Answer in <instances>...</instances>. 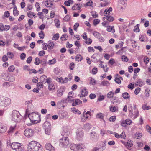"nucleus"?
<instances>
[{"label": "nucleus", "mask_w": 151, "mask_h": 151, "mask_svg": "<svg viewBox=\"0 0 151 151\" xmlns=\"http://www.w3.org/2000/svg\"><path fill=\"white\" fill-rule=\"evenodd\" d=\"M59 37V34L56 33L52 37V40L56 41L58 40Z\"/></svg>", "instance_id": "obj_47"}, {"label": "nucleus", "mask_w": 151, "mask_h": 151, "mask_svg": "<svg viewBox=\"0 0 151 151\" xmlns=\"http://www.w3.org/2000/svg\"><path fill=\"white\" fill-rule=\"evenodd\" d=\"M12 119L16 122H18L22 117L19 113L16 110H13L12 114Z\"/></svg>", "instance_id": "obj_4"}, {"label": "nucleus", "mask_w": 151, "mask_h": 151, "mask_svg": "<svg viewBox=\"0 0 151 151\" xmlns=\"http://www.w3.org/2000/svg\"><path fill=\"white\" fill-rule=\"evenodd\" d=\"M77 145L74 144H72L70 145V149L74 151H77Z\"/></svg>", "instance_id": "obj_29"}, {"label": "nucleus", "mask_w": 151, "mask_h": 151, "mask_svg": "<svg viewBox=\"0 0 151 151\" xmlns=\"http://www.w3.org/2000/svg\"><path fill=\"white\" fill-rule=\"evenodd\" d=\"M74 100L73 98L71 96L68 95L67 98L66 100V102L67 103H71Z\"/></svg>", "instance_id": "obj_25"}, {"label": "nucleus", "mask_w": 151, "mask_h": 151, "mask_svg": "<svg viewBox=\"0 0 151 151\" xmlns=\"http://www.w3.org/2000/svg\"><path fill=\"white\" fill-rule=\"evenodd\" d=\"M32 100L26 101L25 102V105H27V108L26 111V114L27 115L29 114V111H31L33 109V106L32 103Z\"/></svg>", "instance_id": "obj_8"}, {"label": "nucleus", "mask_w": 151, "mask_h": 151, "mask_svg": "<svg viewBox=\"0 0 151 151\" xmlns=\"http://www.w3.org/2000/svg\"><path fill=\"white\" fill-rule=\"evenodd\" d=\"M10 28V26L9 25H6L5 26H4V28L3 29V31H7L9 30Z\"/></svg>", "instance_id": "obj_60"}, {"label": "nucleus", "mask_w": 151, "mask_h": 151, "mask_svg": "<svg viewBox=\"0 0 151 151\" xmlns=\"http://www.w3.org/2000/svg\"><path fill=\"white\" fill-rule=\"evenodd\" d=\"M81 96H80V97H85L87 96L88 94V92L87 90L85 88L81 89Z\"/></svg>", "instance_id": "obj_18"}, {"label": "nucleus", "mask_w": 151, "mask_h": 151, "mask_svg": "<svg viewBox=\"0 0 151 151\" xmlns=\"http://www.w3.org/2000/svg\"><path fill=\"white\" fill-rule=\"evenodd\" d=\"M11 85V83L6 82H4L2 84L4 88L8 87Z\"/></svg>", "instance_id": "obj_42"}, {"label": "nucleus", "mask_w": 151, "mask_h": 151, "mask_svg": "<svg viewBox=\"0 0 151 151\" xmlns=\"http://www.w3.org/2000/svg\"><path fill=\"white\" fill-rule=\"evenodd\" d=\"M122 143L124 144L125 147L129 149L133 145L132 141L128 140L127 142H125L123 141H121Z\"/></svg>", "instance_id": "obj_14"}, {"label": "nucleus", "mask_w": 151, "mask_h": 151, "mask_svg": "<svg viewBox=\"0 0 151 151\" xmlns=\"http://www.w3.org/2000/svg\"><path fill=\"white\" fill-rule=\"evenodd\" d=\"M39 35L40 38L41 39H43L45 36V34L44 32L42 31H41L39 33Z\"/></svg>", "instance_id": "obj_49"}, {"label": "nucleus", "mask_w": 151, "mask_h": 151, "mask_svg": "<svg viewBox=\"0 0 151 151\" xmlns=\"http://www.w3.org/2000/svg\"><path fill=\"white\" fill-rule=\"evenodd\" d=\"M142 135V133L140 132H137L134 134V137L137 139H138L140 138Z\"/></svg>", "instance_id": "obj_27"}, {"label": "nucleus", "mask_w": 151, "mask_h": 151, "mask_svg": "<svg viewBox=\"0 0 151 151\" xmlns=\"http://www.w3.org/2000/svg\"><path fill=\"white\" fill-rule=\"evenodd\" d=\"M57 95L58 97H61L63 95V91L61 89H58L57 92Z\"/></svg>", "instance_id": "obj_50"}, {"label": "nucleus", "mask_w": 151, "mask_h": 151, "mask_svg": "<svg viewBox=\"0 0 151 151\" xmlns=\"http://www.w3.org/2000/svg\"><path fill=\"white\" fill-rule=\"evenodd\" d=\"M106 20L108 21L112 22L114 20V18L111 16L106 15Z\"/></svg>", "instance_id": "obj_35"}, {"label": "nucleus", "mask_w": 151, "mask_h": 151, "mask_svg": "<svg viewBox=\"0 0 151 151\" xmlns=\"http://www.w3.org/2000/svg\"><path fill=\"white\" fill-rule=\"evenodd\" d=\"M45 133L46 134L49 135L50 133V131H51V128H48L47 129H45Z\"/></svg>", "instance_id": "obj_63"}, {"label": "nucleus", "mask_w": 151, "mask_h": 151, "mask_svg": "<svg viewBox=\"0 0 151 151\" xmlns=\"http://www.w3.org/2000/svg\"><path fill=\"white\" fill-rule=\"evenodd\" d=\"M107 31L109 32H112L113 33H114L115 31L114 26H108L107 27Z\"/></svg>", "instance_id": "obj_22"}, {"label": "nucleus", "mask_w": 151, "mask_h": 151, "mask_svg": "<svg viewBox=\"0 0 151 151\" xmlns=\"http://www.w3.org/2000/svg\"><path fill=\"white\" fill-rule=\"evenodd\" d=\"M123 42L121 41L120 42L115 45V47L116 49L120 48L123 46Z\"/></svg>", "instance_id": "obj_51"}, {"label": "nucleus", "mask_w": 151, "mask_h": 151, "mask_svg": "<svg viewBox=\"0 0 151 151\" xmlns=\"http://www.w3.org/2000/svg\"><path fill=\"white\" fill-rule=\"evenodd\" d=\"M89 138L91 141L96 142L99 139V135L95 132H92L90 134Z\"/></svg>", "instance_id": "obj_7"}, {"label": "nucleus", "mask_w": 151, "mask_h": 151, "mask_svg": "<svg viewBox=\"0 0 151 151\" xmlns=\"http://www.w3.org/2000/svg\"><path fill=\"white\" fill-rule=\"evenodd\" d=\"M69 144L68 138L63 137L60 140L59 145L61 147H63L65 146H67Z\"/></svg>", "instance_id": "obj_10"}, {"label": "nucleus", "mask_w": 151, "mask_h": 151, "mask_svg": "<svg viewBox=\"0 0 151 151\" xmlns=\"http://www.w3.org/2000/svg\"><path fill=\"white\" fill-rule=\"evenodd\" d=\"M28 114L29 118L32 122H35L40 119V115L35 112Z\"/></svg>", "instance_id": "obj_6"}, {"label": "nucleus", "mask_w": 151, "mask_h": 151, "mask_svg": "<svg viewBox=\"0 0 151 151\" xmlns=\"http://www.w3.org/2000/svg\"><path fill=\"white\" fill-rule=\"evenodd\" d=\"M122 96L125 99H129L130 97V95L127 92L123 93L122 94Z\"/></svg>", "instance_id": "obj_26"}, {"label": "nucleus", "mask_w": 151, "mask_h": 151, "mask_svg": "<svg viewBox=\"0 0 151 151\" xmlns=\"http://www.w3.org/2000/svg\"><path fill=\"white\" fill-rule=\"evenodd\" d=\"M105 147L104 145H101L98 147H97L94 148L92 150V151H103L105 149Z\"/></svg>", "instance_id": "obj_16"}, {"label": "nucleus", "mask_w": 151, "mask_h": 151, "mask_svg": "<svg viewBox=\"0 0 151 151\" xmlns=\"http://www.w3.org/2000/svg\"><path fill=\"white\" fill-rule=\"evenodd\" d=\"M93 34L95 37L97 38H98L101 36L100 34L97 32H94Z\"/></svg>", "instance_id": "obj_61"}, {"label": "nucleus", "mask_w": 151, "mask_h": 151, "mask_svg": "<svg viewBox=\"0 0 151 151\" xmlns=\"http://www.w3.org/2000/svg\"><path fill=\"white\" fill-rule=\"evenodd\" d=\"M43 126L44 129L51 128L50 123L49 122L47 121L44 122L43 124Z\"/></svg>", "instance_id": "obj_24"}, {"label": "nucleus", "mask_w": 151, "mask_h": 151, "mask_svg": "<svg viewBox=\"0 0 151 151\" xmlns=\"http://www.w3.org/2000/svg\"><path fill=\"white\" fill-rule=\"evenodd\" d=\"M45 5L46 6L51 7L53 5V3L50 0H47L45 1Z\"/></svg>", "instance_id": "obj_30"}, {"label": "nucleus", "mask_w": 151, "mask_h": 151, "mask_svg": "<svg viewBox=\"0 0 151 151\" xmlns=\"http://www.w3.org/2000/svg\"><path fill=\"white\" fill-rule=\"evenodd\" d=\"M16 127V125H14L13 126H11L10 127V128L8 132L9 133H13Z\"/></svg>", "instance_id": "obj_33"}, {"label": "nucleus", "mask_w": 151, "mask_h": 151, "mask_svg": "<svg viewBox=\"0 0 151 151\" xmlns=\"http://www.w3.org/2000/svg\"><path fill=\"white\" fill-rule=\"evenodd\" d=\"M85 40V43L87 44H90L92 42V40L90 38H87Z\"/></svg>", "instance_id": "obj_59"}, {"label": "nucleus", "mask_w": 151, "mask_h": 151, "mask_svg": "<svg viewBox=\"0 0 151 151\" xmlns=\"http://www.w3.org/2000/svg\"><path fill=\"white\" fill-rule=\"evenodd\" d=\"M68 78L66 77L64 79L61 77L58 78L56 77H54L53 78L60 83L63 84L67 83L68 81H70L72 78V75L70 74L68 75Z\"/></svg>", "instance_id": "obj_3"}, {"label": "nucleus", "mask_w": 151, "mask_h": 151, "mask_svg": "<svg viewBox=\"0 0 151 151\" xmlns=\"http://www.w3.org/2000/svg\"><path fill=\"white\" fill-rule=\"evenodd\" d=\"M54 72L55 74L58 76L61 75L62 73V72L60 69L56 68L54 69Z\"/></svg>", "instance_id": "obj_19"}, {"label": "nucleus", "mask_w": 151, "mask_h": 151, "mask_svg": "<svg viewBox=\"0 0 151 151\" xmlns=\"http://www.w3.org/2000/svg\"><path fill=\"white\" fill-rule=\"evenodd\" d=\"M28 24H26L25 25V27L27 28L28 27V25H29V26H31L33 24V21L32 20L29 19L28 21Z\"/></svg>", "instance_id": "obj_43"}, {"label": "nucleus", "mask_w": 151, "mask_h": 151, "mask_svg": "<svg viewBox=\"0 0 151 151\" xmlns=\"http://www.w3.org/2000/svg\"><path fill=\"white\" fill-rule=\"evenodd\" d=\"M88 116L86 115L85 114V112L83 113V115L81 117V120L83 122H85L86 119L88 118Z\"/></svg>", "instance_id": "obj_32"}, {"label": "nucleus", "mask_w": 151, "mask_h": 151, "mask_svg": "<svg viewBox=\"0 0 151 151\" xmlns=\"http://www.w3.org/2000/svg\"><path fill=\"white\" fill-rule=\"evenodd\" d=\"M96 117L97 118L103 119L104 117V114L101 113H99L96 114Z\"/></svg>", "instance_id": "obj_34"}, {"label": "nucleus", "mask_w": 151, "mask_h": 151, "mask_svg": "<svg viewBox=\"0 0 151 151\" xmlns=\"http://www.w3.org/2000/svg\"><path fill=\"white\" fill-rule=\"evenodd\" d=\"M89 80L90 81V84L92 85H94L95 84V80L92 77L89 78Z\"/></svg>", "instance_id": "obj_53"}, {"label": "nucleus", "mask_w": 151, "mask_h": 151, "mask_svg": "<svg viewBox=\"0 0 151 151\" xmlns=\"http://www.w3.org/2000/svg\"><path fill=\"white\" fill-rule=\"evenodd\" d=\"M144 83L140 79H139L137 82V86H139L140 87H142L144 85Z\"/></svg>", "instance_id": "obj_39"}, {"label": "nucleus", "mask_w": 151, "mask_h": 151, "mask_svg": "<svg viewBox=\"0 0 151 151\" xmlns=\"http://www.w3.org/2000/svg\"><path fill=\"white\" fill-rule=\"evenodd\" d=\"M112 10V8L111 7H110L108 9H106L104 12V13L105 16L107 15H109V14Z\"/></svg>", "instance_id": "obj_21"}, {"label": "nucleus", "mask_w": 151, "mask_h": 151, "mask_svg": "<svg viewBox=\"0 0 151 151\" xmlns=\"http://www.w3.org/2000/svg\"><path fill=\"white\" fill-rule=\"evenodd\" d=\"M85 148V145L83 144H79L77 145V151H82Z\"/></svg>", "instance_id": "obj_23"}, {"label": "nucleus", "mask_w": 151, "mask_h": 151, "mask_svg": "<svg viewBox=\"0 0 151 151\" xmlns=\"http://www.w3.org/2000/svg\"><path fill=\"white\" fill-rule=\"evenodd\" d=\"M55 46V44L52 41H49L48 43V49L51 50L53 49Z\"/></svg>", "instance_id": "obj_20"}, {"label": "nucleus", "mask_w": 151, "mask_h": 151, "mask_svg": "<svg viewBox=\"0 0 151 151\" xmlns=\"http://www.w3.org/2000/svg\"><path fill=\"white\" fill-rule=\"evenodd\" d=\"M46 149L50 151H55L54 147L50 143H47L45 145Z\"/></svg>", "instance_id": "obj_15"}, {"label": "nucleus", "mask_w": 151, "mask_h": 151, "mask_svg": "<svg viewBox=\"0 0 151 151\" xmlns=\"http://www.w3.org/2000/svg\"><path fill=\"white\" fill-rule=\"evenodd\" d=\"M114 93L112 91L109 92L107 94V97L110 99L114 96Z\"/></svg>", "instance_id": "obj_40"}, {"label": "nucleus", "mask_w": 151, "mask_h": 151, "mask_svg": "<svg viewBox=\"0 0 151 151\" xmlns=\"http://www.w3.org/2000/svg\"><path fill=\"white\" fill-rule=\"evenodd\" d=\"M47 77L45 75H43L41 76L40 79L41 82L42 83H45Z\"/></svg>", "instance_id": "obj_36"}, {"label": "nucleus", "mask_w": 151, "mask_h": 151, "mask_svg": "<svg viewBox=\"0 0 151 151\" xmlns=\"http://www.w3.org/2000/svg\"><path fill=\"white\" fill-rule=\"evenodd\" d=\"M83 129L80 128L78 129L76 132V138L77 140H80L83 137Z\"/></svg>", "instance_id": "obj_11"}, {"label": "nucleus", "mask_w": 151, "mask_h": 151, "mask_svg": "<svg viewBox=\"0 0 151 151\" xmlns=\"http://www.w3.org/2000/svg\"><path fill=\"white\" fill-rule=\"evenodd\" d=\"M83 59L82 56L80 55H77L76 57L75 60L78 61H81Z\"/></svg>", "instance_id": "obj_41"}, {"label": "nucleus", "mask_w": 151, "mask_h": 151, "mask_svg": "<svg viewBox=\"0 0 151 151\" xmlns=\"http://www.w3.org/2000/svg\"><path fill=\"white\" fill-rule=\"evenodd\" d=\"M121 59L123 61L125 62H127L128 61V59L127 57L125 55L122 56L121 57Z\"/></svg>", "instance_id": "obj_62"}, {"label": "nucleus", "mask_w": 151, "mask_h": 151, "mask_svg": "<svg viewBox=\"0 0 151 151\" xmlns=\"http://www.w3.org/2000/svg\"><path fill=\"white\" fill-rule=\"evenodd\" d=\"M27 15L30 18H32L33 17L35 16V14L33 12L31 11H29L27 12Z\"/></svg>", "instance_id": "obj_44"}, {"label": "nucleus", "mask_w": 151, "mask_h": 151, "mask_svg": "<svg viewBox=\"0 0 151 151\" xmlns=\"http://www.w3.org/2000/svg\"><path fill=\"white\" fill-rule=\"evenodd\" d=\"M110 101L113 104H116L119 102V100L117 97L114 96L110 99Z\"/></svg>", "instance_id": "obj_17"}, {"label": "nucleus", "mask_w": 151, "mask_h": 151, "mask_svg": "<svg viewBox=\"0 0 151 151\" xmlns=\"http://www.w3.org/2000/svg\"><path fill=\"white\" fill-rule=\"evenodd\" d=\"M134 83H131L129 84L128 86L127 87L129 88L131 90L133 89L134 88Z\"/></svg>", "instance_id": "obj_58"}, {"label": "nucleus", "mask_w": 151, "mask_h": 151, "mask_svg": "<svg viewBox=\"0 0 151 151\" xmlns=\"http://www.w3.org/2000/svg\"><path fill=\"white\" fill-rule=\"evenodd\" d=\"M82 103V101L79 99H77L75 100V102H73L72 104L73 106H75L76 105H79Z\"/></svg>", "instance_id": "obj_31"}, {"label": "nucleus", "mask_w": 151, "mask_h": 151, "mask_svg": "<svg viewBox=\"0 0 151 151\" xmlns=\"http://www.w3.org/2000/svg\"><path fill=\"white\" fill-rule=\"evenodd\" d=\"M15 68L14 65L10 66L8 68V71L9 72H13Z\"/></svg>", "instance_id": "obj_55"}, {"label": "nucleus", "mask_w": 151, "mask_h": 151, "mask_svg": "<svg viewBox=\"0 0 151 151\" xmlns=\"http://www.w3.org/2000/svg\"><path fill=\"white\" fill-rule=\"evenodd\" d=\"M98 72V69L97 68L94 67L92 69V71L91 72V73L93 75H95Z\"/></svg>", "instance_id": "obj_57"}, {"label": "nucleus", "mask_w": 151, "mask_h": 151, "mask_svg": "<svg viewBox=\"0 0 151 151\" xmlns=\"http://www.w3.org/2000/svg\"><path fill=\"white\" fill-rule=\"evenodd\" d=\"M93 4V2L91 1H89L88 2L86 3L85 4H84L85 7L91 6Z\"/></svg>", "instance_id": "obj_54"}, {"label": "nucleus", "mask_w": 151, "mask_h": 151, "mask_svg": "<svg viewBox=\"0 0 151 151\" xmlns=\"http://www.w3.org/2000/svg\"><path fill=\"white\" fill-rule=\"evenodd\" d=\"M68 38V36L66 34H65L62 35L60 37L61 40L62 41H65Z\"/></svg>", "instance_id": "obj_37"}, {"label": "nucleus", "mask_w": 151, "mask_h": 151, "mask_svg": "<svg viewBox=\"0 0 151 151\" xmlns=\"http://www.w3.org/2000/svg\"><path fill=\"white\" fill-rule=\"evenodd\" d=\"M37 87L39 89L42 88L43 87L42 83V82H39L37 83Z\"/></svg>", "instance_id": "obj_64"}, {"label": "nucleus", "mask_w": 151, "mask_h": 151, "mask_svg": "<svg viewBox=\"0 0 151 151\" xmlns=\"http://www.w3.org/2000/svg\"><path fill=\"white\" fill-rule=\"evenodd\" d=\"M41 145L35 141L30 142L28 145L27 151H39Z\"/></svg>", "instance_id": "obj_1"}, {"label": "nucleus", "mask_w": 151, "mask_h": 151, "mask_svg": "<svg viewBox=\"0 0 151 151\" xmlns=\"http://www.w3.org/2000/svg\"><path fill=\"white\" fill-rule=\"evenodd\" d=\"M142 108L144 110H149L151 109V107L147 105L146 104H144L142 106Z\"/></svg>", "instance_id": "obj_52"}, {"label": "nucleus", "mask_w": 151, "mask_h": 151, "mask_svg": "<svg viewBox=\"0 0 151 151\" xmlns=\"http://www.w3.org/2000/svg\"><path fill=\"white\" fill-rule=\"evenodd\" d=\"M55 88L54 84L50 83L49 84L48 89L49 90L51 91L54 89Z\"/></svg>", "instance_id": "obj_56"}, {"label": "nucleus", "mask_w": 151, "mask_h": 151, "mask_svg": "<svg viewBox=\"0 0 151 151\" xmlns=\"http://www.w3.org/2000/svg\"><path fill=\"white\" fill-rule=\"evenodd\" d=\"M11 103V99L8 97H4L0 95V106H6Z\"/></svg>", "instance_id": "obj_2"}, {"label": "nucleus", "mask_w": 151, "mask_h": 151, "mask_svg": "<svg viewBox=\"0 0 151 151\" xmlns=\"http://www.w3.org/2000/svg\"><path fill=\"white\" fill-rule=\"evenodd\" d=\"M24 134L27 137L29 138L33 135V131L30 129L27 128L25 130Z\"/></svg>", "instance_id": "obj_12"}, {"label": "nucleus", "mask_w": 151, "mask_h": 151, "mask_svg": "<svg viewBox=\"0 0 151 151\" xmlns=\"http://www.w3.org/2000/svg\"><path fill=\"white\" fill-rule=\"evenodd\" d=\"M54 22L57 28H58L60 25V22L59 20L57 19H55L54 20Z\"/></svg>", "instance_id": "obj_48"}, {"label": "nucleus", "mask_w": 151, "mask_h": 151, "mask_svg": "<svg viewBox=\"0 0 151 151\" xmlns=\"http://www.w3.org/2000/svg\"><path fill=\"white\" fill-rule=\"evenodd\" d=\"M71 109L73 112L75 114H81L80 111L74 107L71 108Z\"/></svg>", "instance_id": "obj_46"}, {"label": "nucleus", "mask_w": 151, "mask_h": 151, "mask_svg": "<svg viewBox=\"0 0 151 151\" xmlns=\"http://www.w3.org/2000/svg\"><path fill=\"white\" fill-rule=\"evenodd\" d=\"M82 7V5L80 4H75L72 7V9L73 10H79L80 12L81 11V8Z\"/></svg>", "instance_id": "obj_13"}, {"label": "nucleus", "mask_w": 151, "mask_h": 151, "mask_svg": "<svg viewBox=\"0 0 151 151\" xmlns=\"http://www.w3.org/2000/svg\"><path fill=\"white\" fill-rule=\"evenodd\" d=\"M11 147L16 151H23V149L21 147V144L17 142H13L10 145Z\"/></svg>", "instance_id": "obj_5"}, {"label": "nucleus", "mask_w": 151, "mask_h": 151, "mask_svg": "<svg viewBox=\"0 0 151 151\" xmlns=\"http://www.w3.org/2000/svg\"><path fill=\"white\" fill-rule=\"evenodd\" d=\"M110 83L107 81H103L101 83V85L103 86H109Z\"/></svg>", "instance_id": "obj_38"}, {"label": "nucleus", "mask_w": 151, "mask_h": 151, "mask_svg": "<svg viewBox=\"0 0 151 151\" xmlns=\"http://www.w3.org/2000/svg\"><path fill=\"white\" fill-rule=\"evenodd\" d=\"M127 0H119L118 8L120 11H122L125 8Z\"/></svg>", "instance_id": "obj_9"}, {"label": "nucleus", "mask_w": 151, "mask_h": 151, "mask_svg": "<svg viewBox=\"0 0 151 151\" xmlns=\"http://www.w3.org/2000/svg\"><path fill=\"white\" fill-rule=\"evenodd\" d=\"M117 77H116L115 79V81L116 82L119 84L121 83V81L120 80V78L119 77V75L117 74L116 75Z\"/></svg>", "instance_id": "obj_45"}, {"label": "nucleus", "mask_w": 151, "mask_h": 151, "mask_svg": "<svg viewBox=\"0 0 151 151\" xmlns=\"http://www.w3.org/2000/svg\"><path fill=\"white\" fill-rule=\"evenodd\" d=\"M109 109L110 111L112 112H115L118 110V109L113 105H112L110 106Z\"/></svg>", "instance_id": "obj_28"}]
</instances>
